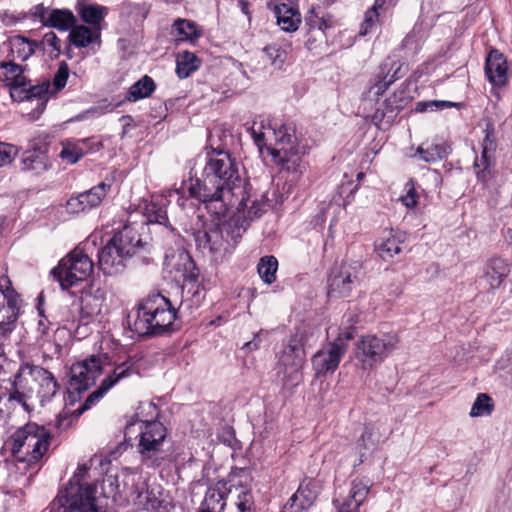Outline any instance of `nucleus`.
Returning a JSON list of instances; mask_svg holds the SVG:
<instances>
[{"label": "nucleus", "instance_id": "nucleus-39", "mask_svg": "<svg viewBox=\"0 0 512 512\" xmlns=\"http://www.w3.org/2000/svg\"><path fill=\"white\" fill-rule=\"evenodd\" d=\"M77 19L68 9H54L47 18V26L60 31H68L75 26Z\"/></svg>", "mask_w": 512, "mask_h": 512}, {"label": "nucleus", "instance_id": "nucleus-43", "mask_svg": "<svg viewBox=\"0 0 512 512\" xmlns=\"http://www.w3.org/2000/svg\"><path fill=\"white\" fill-rule=\"evenodd\" d=\"M21 164L23 170L37 174L47 169L46 156L38 150L24 152Z\"/></svg>", "mask_w": 512, "mask_h": 512}, {"label": "nucleus", "instance_id": "nucleus-55", "mask_svg": "<svg viewBox=\"0 0 512 512\" xmlns=\"http://www.w3.org/2000/svg\"><path fill=\"white\" fill-rule=\"evenodd\" d=\"M46 13H47V9H46V7H44L43 4H38L34 7H32L29 12L30 17L33 20L40 21L44 26H47V18L48 17H46Z\"/></svg>", "mask_w": 512, "mask_h": 512}, {"label": "nucleus", "instance_id": "nucleus-29", "mask_svg": "<svg viewBox=\"0 0 512 512\" xmlns=\"http://www.w3.org/2000/svg\"><path fill=\"white\" fill-rule=\"evenodd\" d=\"M24 366L21 365L18 372L14 376V380L11 384V390L9 392L8 401L9 402H17L20 404L25 411H29V405L27 403L28 398H30L31 394L34 392L35 387L32 383L29 382V379L26 376H23L25 373Z\"/></svg>", "mask_w": 512, "mask_h": 512}, {"label": "nucleus", "instance_id": "nucleus-44", "mask_svg": "<svg viewBox=\"0 0 512 512\" xmlns=\"http://www.w3.org/2000/svg\"><path fill=\"white\" fill-rule=\"evenodd\" d=\"M278 261L274 256H264L259 260L257 270L260 278L266 284H272L276 280Z\"/></svg>", "mask_w": 512, "mask_h": 512}, {"label": "nucleus", "instance_id": "nucleus-47", "mask_svg": "<svg viewBox=\"0 0 512 512\" xmlns=\"http://www.w3.org/2000/svg\"><path fill=\"white\" fill-rule=\"evenodd\" d=\"M164 264L167 267H171L177 271L181 270V266L186 267L188 265L189 267L193 266V262L191 261V257L188 253H186L183 250H179L177 252H173L172 254H166L164 259ZM188 268H185V271H187Z\"/></svg>", "mask_w": 512, "mask_h": 512}, {"label": "nucleus", "instance_id": "nucleus-8", "mask_svg": "<svg viewBox=\"0 0 512 512\" xmlns=\"http://www.w3.org/2000/svg\"><path fill=\"white\" fill-rule=\"evenodd\" d=\"M134 427L139 432L137 450L142 464L147 467L160 466L165 459L163 447L167 437L166 427L157 420H137L126 426L125 435H130Z\"/></svg>", "mask_w": 512, "mask_h": 512}, {"label": "nucleus", "instance_id": "nucleus-52", "mask_svg": "<svg viewBox=\"0 0 512 512\" xmlns=\"http://www.w3.org/2000/svg\"><path fill=\"white\" fill-rule=\"evenodd\" d=\"M455 105L456 104L454 102H450V101H441V100L421 101L416 104L415 110L417 112L423 113L426 111L444 110L446 108H451Z\"/></svg>", "mask_w": 512, "mask_h": 512}, {"label": "nucleus", "instance_id": "nucleus-35", "mask_svg": "<svg viewBox=\"0 0 512 512\" xmlns=\"http://www.w3.org/2000/svg\"><path fill=\"white\" fill-rule=\"evenodd\" d=\"M369 493V486L361 480H353L348 499L339 507L338 512H358L359 506Z\"/></svg>", "mask_w": 512, "mask_h": 512}, {"label": "nucleus", "instance_id": "nucleus-31", "mask_svg": "<svg viewBox=\"0 0 512 512\" xmlns=\"http://www.w3.org/2000/svg\"><path fill=\"white\" fill-rule=\"evenodd\" d=\"M380 69L381 72L378 75V80L371 87V90H374V94L377 97L383 95L392 83L404 76V72H402V64L398 61L387 59L383 62Z\"/></svg>", "mask_w": 512, "mask_h": 512}, {"label": "nucleus", "instance_id": "nucleus-19", "mask_svg": "<svg viewBox=\"0 0 512 512\" xmlns=\"http://www.w3.org/2000/svg\"><path fill=\"white\" fill-rule=\"evenodd\" d=\"M111 189V181L105 179L90 190L71 197L67 208L72 213H80L99 206Z\"/></svg>", "mask_w": 512, "mask_h": 512}, {"label": "nucleus", "instance_id": "nucleus-50", "mask_svg": "<svg viewBox=\"0 0 512 512\" xmlns=\"http://www.w3.org/2000/svg\"><path fill=\"white\" fill-rule=\"evenodd\" d=\"M315 499L316 494L308 486L300 485L298 490L288 500V508H291V505L299 500L304 503V506L309 508L314 503Z\"/></svg>", "mask_w": 512, "mask_h": 512}, {"label": "nucleus", "instance_id": "nucleus-51", "mask_svg": "<svg viewBox=\"0 0 512 512\" xmlns=\"http://www.w3.org/2000/svg\"><path fill=\"white\" fill-rule=\"evenodd\" d=\"M145 216L150 223L162 224L167 220L166 210L153 201L146 205Z\"/></svg>", "mask_w": 512, "mask_h": 512}, {"label": "nucleus", "instance_id": "nucleus-15", "mask_svg": "<svg viewBox=\"0 0 512 512\" xmlns=\"http://www.w3.org/2000/svg\"><path fill=\"white\" fill-rule=\"evenodd\" d=\"M305 363V350L301 340L297 336L290 338L280 353L278 366L279 373H283L287 381L298 380Z\"/></svg>", "mask_w": 512, "mask_h": 512}, {"label": "nucleus", "instance_id": "nucleus-28", "mask_svg": "<svg viewBox=\"0 0 512 512\" xmlns=\"http://www.w3.org/2000/svg\"><path fill=\"white\" fill-rule=\"evenodd\" d=\"M510 271V264L505 259L494 257L484 265L482 278L489 288L494 290L501 287Z\"/></svg>", "mask_w": 512, "mask_h": 512}, {"label": "nucleus", "instance_id": "nucleus-27", "mask_svg": "<svg viewBox=\"0 0 512 512\" xmlns=\"http://www.w3.org/2000/svg\"><path fill=\"white\" fill-rule=\"evenodd\" d=\"M68 40L71 45L77 48H88L97 46L100 48L101 27H90L83 24L77 25L71 29Z\"/></svg>", "mask_w": 512, "mask_h": 512}, {"label": "nucleus", "instance_id": "nucleus-42", "mask_svg": "<svg viewBox=\"0 0 512 512\" xmlns=\"http://www.w3.org/2000/svg\"><path fill=\"white\" fill-rule=\"evenodd\" d=\"M155 90L153 79L147 75L134 83L128 91L127 99L135 102L143 98L149 97Z\"/></svg>", "mask_w": 512, "mask_h": 512}, {"label": "nucleus", "instance_id": "nucleus-1", "mask_svg": "<svg viewBox=\"0 0 512 512\" xmlns=\"http://www.w3.org/2000/svg\"><path fill=\"white\" fill-rule=\"evenodd\" d=\"M201 178H190L179 189L169 191L170 199L184 207L186 193L203 203H219L220 212L234 207L240 212L248 208L250 194L239 175L234 158L224 150H212L203 158Z\"/></svg>", "mask_w": 512, "mask_h": 512}, {"label": "nucleus", "instance_id": "nucleus-22", "mask_svg": "<svg viewBox=\"0 0 512 512\" xmlns=\"http://www.w3.org/2000/svg\"><path fill=\"white\" fill-rule=\"evenodd\" d=\"M23 366L26 371L23 376L27 375L30 383H38L39 389L37 393L41 401L50 400L59 389V385L52 373L40 366L29 363H25Z\"/></svg>", "mask_w": 512, "mask_h": 512}, {"label": "nucleus", "instance_id": "nucleus-2", "mask_svg": "<svg viewBox=\"0 0 512 512\" xmlns=\"http://www.w3.org/2000/svg\"><path fill=\"white\" fill-rule=\"evenodd\" d=\"M263 204L252 201L247 213L238 211L237 216L229 219L221 225H211L194 234L197 247L203 252H208L214 260L222 259L242 237L246 230V220H253L260 216Z\"/></svg>", "mask_w": 512, "mask_h": 512}, {"label": "nucleus", "instance_id": "nucleus-3", "mask_svg": "<svg viewBox=\"0 0 512 512\" xmlns=\"http://www.w3.org/2000/svg\"><path fill=\"white\" fill-rule=\"evenodd\" d=\"M264 128L263 122L259 125L254 122L249 128L255 144L261 149L265 144L267 134H272L275 144L274 147L269 148V153L273 161L288 172L302 174L306 165L297 143L294 128L287 124L278 123H275L272 127L269 125L267 132L263 131Z\"/></svg>", "mask_w": 512, "mask_h": 512}, {"label": "nucleus", "instance_id": "nucleus-46", "mask_svg": "<svg viewBox=\"0 0 512 512\" xmlns=\"http://www.w3.org/2000/svg\"><path fill=\"white\" fill-rule=\"evenodd\" d=\"M493 408L491 397L485 393H481L474 401L469 415L471 417L488 416L492 413Z\"/></svg>", "mask_w": 512, "mask_h": 512}, {"label": "nucleus", "instance_id": "nucleus-38", "mask_svg": "<svg viewBox=\"0 0 512 512\" xmlns=\"http://www.w3.org/2000/svg\"><path fill=\"white\" fill-rule=\"evenodd\" d=\"M403 238L401 233H392L389 232L387 236L383 237L380 243L376 245V251L379 256L388 261L392 259L395 255L401 252V241Z\"/></svg>", "mask_w": 512, "mask_h": 512}, {"label": "nucleus", "instance_id": "nucleus-14", "mask_svg": "<svg viewBox=\"0 0 512 512\" xmlns=\"http://www.w3.org/2000/svg\"><path fill=\"white\" fill-rule=\"evenodd\" d=\"M106 356L92 355L89 358L74 363L70 369L69 390L82 392L95 383L101 373Z\"/></svg>", "mask_w": 512, "mask_h": 512}, {"label": "nucleus", "instance_id": "nucleus-58", "mask_svg": "<svg viewBox=\"0 0 512 512\" xmlns=\"http://www.w3.org/2000/svg\"><path fill=\"white\" fill-rule=\"evenodd\" d=\"M401 202L407 208H413L417 205V195L413 186H411L407 193L401 197Z\"/></svg>", "mask_w": 512, "mask_h": 512}, {"label": "nucleus", "instance_id": "nucleus-56", "mask_svg": "<svg viewBox=\"0 0 512 512\" xmlns=\"http://www.w3.org/2000/svg\"><path fill=\"white\" fill-rule=\"evenodd\" d=\"M306 25L309 27V30H319V23H323V17H319V15L315 12V9H311L309 13L305 17Z\"/></svg>", "mask_w": 512, "mask_h": 512}, {"label": "nucleus", "instance_id": "nucleus-40", "mask_svg": "<svg viewBox=\"0 0 512 512\" xmlns=\"http://www.w3.org/2000/svg\"><path fill=\"white\" fill-rule=\"evenodd\" d=\"M173 33L177 41L195 42L201 36L198 26L187 19H177L173 24Z\"/></svg>", "mask_w": 512, "mask_h": 512}, {"label": "nucleus", "instance_id": "nucleus-26", "mask_svg": "<svg viewBox=\"0 0 512 512\" xmlns=\"http://www.w3.org/2000/svg\"><path fill=\"white\" fill-rule=\"evenodd\" d=\"M244 473V469H239L229 475V487L233 490L231 493L235 494L233 504L238 512H256L255 497L252 489L243 485L240 481L236 482V477Z\"/></svg>", "mask_w": 512, "mask_h": 512}, {"label": "nucleus", "instance_id": "nucleus-41", "mask_svg": "<svg viewBox=\"0 0 512 512\" xmlns=\"http://www.w3.org/2000/svg\"><path fill=\"white\" fill-rule=\"evenodd\" d=\"M77 12L82 21L87 23L90 27H100L107 9L99 5H78Z\"/></svg>", "mask_w": 512, "mask_h": 512}, {"label": "nucleus", "instance_id": "nucleus-10", "mask_svg": "<svg viewBox=\"0 0 512 512\" xmlns=\"http://www.w3.org/2000/svg\"><path fill=\"white\" fill-rule=\"evenodd\" d=\"M399 341L394 332L365 335L357 344L356 358L363 369H372L398 347Z\"/></svg>", "mask_w": 512, "mask_h": 512}, {"label": "nucleus", "instance_id": "nucleus-64", "mask_svg": "<svg viewBox=\"0 0 512 512\" xmlns=\"http://www.w3.org/2000/svg\"><path fill=\"white\" fill-rule=\"evenodd\" d=\"M505 240L509 245H512V228H508L505 232Z\"/></svg>", "mask_w": 512, "mask_h": 512}, {"label": "nucleus", "instance_id": "nucleus-24", "mask_svg": "<svg viewBox=\"0 0 512 512\" xmlns=\"http://www.w3.org/2000/svg\"><path fill=\"white\" fill-rule=\"evenodd\" d=\"M89 467L87 465H80L77 468V471L73 475L72 479L68 482L66 487L59 492L57 497H61L63 494H66V491L70 486H76L79 488V494L82 498V503H89L91 506L95 508L100 507L101 509H106L99 498L96 497L97 488L94 484L84 483L83 480L88 473Z\"/></svg>", "mask_w": 512, "mask_h": 512}, {"label": "nucleus", "instance_id": "nucleus-36", "mask_svg": "<svg viewBox=\"0 0 512 512\" xmlns=\"http://www.w3.org/2000/svg\"><path fill=\"white\" fill-rule=\"evenodd\" d=\"M88 141V139H80L74 142H62L60 158L69 164H75L87 153Z\"/></svg>", "mask_w": 512, "mask_h": 512}, {"label": "nucleus", "instance_id": "nucleus-11", "mask_svg": "<svg viewBox=\"0 0 512 512\" xmlns=\"http://www.w3.org/2000/svg\"><path fill=\"white\" fill-rule=\"evenodd\" d=\"M93 272V262L87 254L76 248L64 257L51 274L62 289L67 290L86 280Z\"/></svg>", "mask_w": 512, "mask_h": 512}, {"label": "nucleus", "instance_id": "nucleus-9", "mask_svg": "<svg viewBox=\"0 0 512 512\" xmlns=\"http://www.w3.org/2000/svg\"><path fill=\"white\" fill-rule=\"evenodd\" d=\"M122 482L127 493L134 505L144 512H170L172 502L167 494L162 491H155V489H147L142 491L140 487L135 484L136 479H139V474L131 469L125 468L121 472Z\"/></svg>", "mask_w": 512, "mask_h": 512}, {"label": "nucleus", "instance_id": "nucleus-13", "mask_svg": "<svg viewBox=\"0 0 512 512\" xmlns=\"http://www.w3.org/2000/svg\"><path fill=\"white\" fill-rule=\"evenodd\" d=\"M20 309V298L12 288L8 276L0 277V335L11 333L16 324Z\"/></svg>", "mask_w": 512, "mask_h": 512}, {"label": "nucleus", "instance_id": "nucleus-20", "mask_svg": "<svg viewBox=\"0 0 512 512\" xmlns=\"http://www.w3.org/2000/svg\"><path fill=\"white\" fill-rule=\"evenodd\" d=\"M485 133L486 135L482 142L481 156L475 158L473 165L475 174L481 181H485L490 177L491 168L495 163V151L497 147L492 124L486 126Z\"/></svg>", "mask_w": 512, "mask_h": 512}, {"label": "nucleus", "instance_id": "nucleus-54", "mask_svg": "<svg viewBox=\"0 0 512 512\" xmlns=\"http://www.w3.org/2000/svg\"><path fill=\"white\" fill-rule=\"evenodd\" d=\"M17 152L13 145L0 141V166H5L12 162Z\"/></svg>", "mask_w": 512, "mask_h": 512}, {"label": "nucleus", "instance_id": "nucleus-37", "mask_svg": "<svg viewBox=\"0 0 512 512\" xmlns=\"http://www.w3.org/2000/svg\"><path fill=\"white\" fill-rule=\"evenodd\" d=\"M201 66V60L192 52L183 51L176 55V74L180 79L188 78Z\"/></svg>", "mask_w": 512, "mask_h": 512}, {"label": "nucleus", "instance_id": "nucleus-61", "mask_svg": "<svg viewBox=\"0 0 512 512\" xmlns=\"http://www.w3.org/2000/svg\"><path fill=\"white\" fill-rule=\"evenodd\" d=\"M38 332L41 335V338H44L48 335L49 332V323L46 319H41L38 323Z\"/></svg>", "mask_w": 512, "mask_h": 512}, {"label": "nucleus", "instance_id": "nucleus-48", "mask_svg": "<svg viewBox=\"0 0 512 512\" xmlns=\"http://www.w3.org/2000/svg\"><path fill=\"white\" fill-rule=\"evenodd\" d=\"M264 53L271 61V64L280 69L286 61L287 53L277 44L268 45L264 48Z\"/></svg>", "mask_w": 512, "mask_h": 512}, {"label": "nucleus", "instance_id": "nucleus-12", "mask_svg": "<svg viewBox=\"0 0 512 512\" xmlns=\"http://www.w3.org/2000/svg\"><path fill=\"white\" fill-rule=\"evenodd\" d=\"M352 338L351 333L341 334L335 341L322 347L313 357L312 366L317 376L334 372L347 351V341Z\"/></svg>", "mask_w": 512, "mask_h": 512}, {"label": "nucleus", "instance_id": "nucleus-57", "mask_svg": "<svg viewBox=\"0 0 512 512\" xmlns=\"http://www.w3.org/2000/svg\"><path fill=\"white\" fill-rule=\"evenodd\" d=\"M359 445L367 450L375 448L376 442L373 440V433L370 429L365 428L359 439Z\"/></svg>", "mask_w": 512, "mask_h": 512}, {"label": "nucleus", "instance_id": "nucleus-23", "mask_svg": "<svg viewBox=\"0 0 512 512\" xmlns=\"http://www.w3.org/2000/svg\"><path fill=\"white\" fill-rule=\"evenodd\" d=\"M184 282L181 290V303L180 310L185 312H192L197 309L205 298V290L197 280V274L190 271L188 274H183Z\"/></svg>", "mask_w": 512, "mask_h": 512}, {"label": "nucleus", "instance_id": "nucleus-16", "mask_svg": "<svg viewBox=\"0 0 512 512\" xmlns=\"http://www.w3.org/2000/svg\"><path fill=\"white\" fill-rule=\"evenodd\" d=\"M359 269L360 266L357 262H345L333 269L328 280V297L342 298L349 296L357 280Z\"/></svg>", "mask_w": 512, "mask_h": 512}, {"label": "nucleus", "instance_id": "nucleus-25", "mask_svg": "<svg viewBox=\"0 0 512 512\" xmlns=\"http://www.w3.org/2000/svg\"><path fill=\"white\" fill-rule=\"evenodd\" d=\"M228 484L220 480L208 487L198 512H224L227 496L233 491Z\"/></svg>", "mask_w": 512, "mask_h": 512}, {"label": "nucleus", "instance_id": "nucleus-32", "mask_svg": "<svg viewBox=\"0 0 512 512\" xmlns=\"http://www.w3.org/2000/svg\"><path fill=\"white\" fill-rule=\"evenodd\" d=\"M277 24L285 32H295L301 24V15L299 11L286 3L275 6L274 9Z\"/></svg>", "mask_w": 512, "mask_h": 512}, {"label": "nucleus", "instance_id": "nucleus-49", "mask_svg": "<svg viewBox=\"0 0 512 512\" xmlns=\"http://www.w3.org/2000/svg\"><path fill=\"white\" fill-rule=\"evenodd\" d=\"M40 45L54 58H57L61 53V41L54 32L46 33L39 43Z\"/></svg>", "mask_w": 512, "mask_h": 512}, {"label": "nucleus", "instance_id": "nucleus-30", "mask_svg": "<svg viewBox=\"0 0 512 512\" xmlns=\"http://www.w3.org/2000/svg\"><path fill=\"white\" fill-rule=\"evenodd\" d=\"M507 61L503 54L492 50L485 64V74L493 85L502 86L507 82Z\"/></svg>", "mask_w": 512, "mask_h": 512}, {"label": "nucleus", "instance_id": "nucleus-5", "mask_svg": "<svg viewBox=\"0 0 512 512\" xmlns=\"http://www.w3.org/2000/svg\"><path fill=\"white\" fill-rule=\"evenodd\" d=\"M145 243L132 225H126L101 249L98 265L105 275L124 271L127 260L143 248Z\"/></svg>", "mask_w": 512, "mask_h": 512}, {"label": "nucleus", "instance_id": "nucleus-6", "mask_svg": "<svg viewBox=\"0 0 512 512\" xmlns=\"http://www.w3.org/2000/svg\"><path fill=\"white\" fill-rule=\"evenodd\" d=\"M176 310L162 295L145 299L138 307L133 329L139 335H161L170 330Z\"/></svg>", "mask_w": 512, "mask_h": 512}, {"label": "nucleus", "instance_id": "nucleus-17", "mask_svg": "<svg viewBox=\"0 0 512 512\" xmlns=\"http://www.w3.org/2000/svg\"><path fill=\"white\" fill-rule=\"evenodd\" d=\"M137 373V369L132 360H127L115 365L113 370L101 381L100 386L93 391L85 400L82 410L89 409L94 403L101 399L111 388L119 384L124 379Z\"/></svg>", "mask_w": 512, "mask_h": 512}, {"label": "nucleus", "instance_id": "nucleus-60", "mask_svg": "<svg viewBox=\"0 0 512 512\" xmlns=\"http://www.w3.org/2000/svg\"><path fill=\"white\" fill-rule=\"evenodd\" d=\"M308 509V507L304 506V503L299 500L295 501L291 508H288V502L284 505V512H304Z\"/></svg>", "mask_w": 512, "mask_h": 512}, {"label": "nucleus", "instance_id": "nucleus-34", "mask_svg": "<svg viewBox=\"0 0 512 512\" xmlns=\"http://www.w3.org/2000/svg\"><path fill=\"white\" fill-rule=\"evenodd\" d=\"M10 54L14 60H28L39 47V42L31 40L22 35H15L9 38Z\"/></svg>", "mask_w": 512, "mask_h": 512}, {"label": "nucleus", "instance_id": "nucleus-63", "mask_svg": "<svg viewBox=\"0 0 512 512\" xmlns=\"http://www.w3.org/2000/svg\"><path fill=\"white\" fill-rule=\"evenodd\" d=\"M109 108V105L106 106L105 108L103 107H94L90 110L91 113H93L94 115H102L104 113H106L107 109Z\"/></svg>", "mask_w": 512, "mask_h": 512}, {"label": "nucleus", "instance_id": "nucleus-62", "mask_svg": "<svg viewBox=\"0 0 512 512\" xmlns=\"http://www.w3.org/2000/svg\"><path fill=\"white\" fill-rule=\"evenodd\" d=\"M238 2H239V6L241 8V11L244 14L248 15L249 14V4H248V2L245 1V0H238Z\"/></svg>", "mask_w": 512, "mask_h": 512}, {"label": "nucleus", "instance_id": "nucleus-7", "mask_svg": "<svg viewBox=\"0 0 512 512\" xmlns=\"http://www.w3.org/2000/svg\"><path fill=\"white\" fill-rule=\"evenodd\" d=\"M51 436L48 431L35 423H28L16 430L7 444L14 458L28 465L37 463L47 452Z\"/></svg>", "mask_w": 512, "mask_h": 512}, {"label": "nucleus", "instance_id": "nucleus-4", "mask_svg": "<svg viewBox=\"0 0 512 512\" xmlns=\"http://www.w3.org/2000/svg\"><path fill=\"white\" fill-rule=\"evenodd\" d=\"M26 66H21L13 61L0 63V81L9 88V94L13 101L36 102L35 108L27 115L30 120L40 117L46 108L50 94V82L33 85L25 75Z\"/></svg>", "mask_w": 512, "mask_h": 512}, {"label": "nucleus", "instance_id": "nucleus-18", "mask_svg": "<svg viewBox=\"0 0 512 512\" xmlns=\"http://www.w3.org/2000/svg\"><path fill=\"white\" fill-rule=\"evenodd\" d=\"M107 291L105 288L91 285L82 292L80 305V321L89 323L99 316L106 307Z\"/></svg>", "mask_w": 512, "mask_h": 512}, {"label": "nucleus", "instance_id": "nucleus-45", "mask_svg": "<svg viewBox=\"0 0 512 512\" xmlns=\"http://www.w3.org/2000/svg\"><path fill=\"white\" fill-rule=\"evenodd\" d=\"M386 0H375L373 6L365 12L364 21L360 27V35H367L376 26L379 18L378 10L381 9Z\"/></svg>", "mask_w": 512, "mask_h": 512}, {"label": "nucleus", "instance_id": "nucleus-33", "mask_svg": "<svg viewBox=\"0 0 512 512\" xmlns=\"http://www.w3.org/2000/svg\"><path fill=\"white\" fill-rule=\"evenodd\" d=\"M450 153V146L446 142L422 143L413 157L427 163H434L444 159Z\"/></svg>", "mask_w": 512, "mask_h": 512}, {"label": "nucleus", "instance_id": "nucleus-53", "mask_svg": "<svg viewBox=\"0 0 512 512\" xmlns=\"http://www.w3.org/2000/svg\"><path fill=\"white\" fill-rule=\"evenodd\" d=\"M68 77H69V69H68L67 64L65 62H63L59 66V68L53 78L54 91L50 90L49 97L53 93L58 92L59 90H61L65 87Z\"/></svg>", "mask_w": 512, "mask_h": 512}, {"label": "nucleus", "instance_id": "nucleus-21", "mask_svg": "<svg viewBox=\"0 0 512 512\" xmlns=\"http://www.w3.org/2000/svg\"><path fill=\"white\" fill-rule=\"evenodd\" d=\"M79 491L78 487L70 486L66 494L56 497L47 509L49 512H107L106 509L95 508L89 503H82Z\"/></svg>", "mask_w": 512, "mask_h": 512}, {"label": "nucleus", "instance_id": "nucleus-59", "mask_svg": "<svg viewBox=\"0 0 512 512\" xmlns=\"http://www.w3.org/2000/svg\"><path fill=\"white\" fill-rule=\"evenodd\" d=\"M511 364H512V350H508L496 362V368L498 370H506L510 367Z\"/></svg>", "mask_w": 512, "mask_h": 512}]
</instances>
